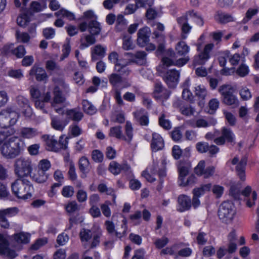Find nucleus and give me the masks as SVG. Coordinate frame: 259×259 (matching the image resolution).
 I'll use <instances>...</instances> for the list:
<instances>
[{
  "instance_id": "nucleus-6",
  "label": "nucleus",
  "mask_w": 259,
  "mask_h": 259,
  "mask_svg": "<svg viewBox=\"0 0 259 259\" xmlns=\"http://www.w3.org/2000/svg\"><path fill=\"white\" fill-rule=\"evenodd\" d=\"M19 114L11 109L4 110L0 112V126L1 128H12L9 127L13 126L17 122Z\"/></svg>"
},
{
  "instance_id": "nucleus-41",
  "label": "nucleus",
  "mask_w": 259,
  "mask_h": 259,
  "mask_svg": "<svg viewBox=\"0 0 259 259\" xmlns=\"http://www.w3.org/2000/svg\"><path fill=\"white\" fill-rule=\"evenodd\" d=\"M15 240L18 243L26 244L29 241L30 235L24 232H20L14 235Z\"/></svg>"
},
{
  "instance_id": "nucleus-26",
  "label": "nucleus",
  "mask_w": 259,
  "mask_h": 259,
  "mask_svg": "<svg viewBox=\"0 0 259 259\" xmlns=\"http://www.w3.org/2000/svg\"><path fill=\"white\" fill-rule=\"evenodd\" d=\"M214 19L217 22L222 24H227L235 21L231 15L226 14L221 11H218L215 13L214 15Z\"/></svg>"
},
{
  "instance_id": "nucleus-30",
  "label": "nucleus",
  "mask_w": 259,
  "mask_h": 259,
  "mask_svg": "<svg viewBox=\"0 0 259 259\" xmlns=\"http://www.w3.org/2000/svg\"><path fill=\"white\" fill-rule=\"evenodd\" d=\"M31 13L28 10H25L17 18V24L22 27H25L27 25L28 23L30 21V17Z\"/></svg>"
},
{
  "instance_id": "nucleus-61",
  "label": "nucleus",
  "mask_w": 259,
  "mask_h": 259,
  "mask_svg": "<svg viewBox=\"0 0 259 259\" xmlns=\"http://www.w3.org/2000/svg\"><path fill=\"white\" fill-rule=\"evenodd\" d=\"M74 193V188L71 186H65L62 188L61 194L65 198L71 197Z\"/></svg>"
},
{
  "instance_id": "nucleus-10",
  "label": "nucleus",
  "mask_w": 259,
  "mask_h": 259,
  "mask_svg": "<svg viewBox=\"0 0 259 259\" xmlns=\"http://www.w3.org/2000/svg\"><path fill=\"white\" fill-rule=\"evenodd\" d=\"M109 82L112 86L111 93L114 97H122L120 84L122 82V77L118 74L113 73L108 76Z\"/></svg>"
},
{
  "instance_id": "nucleus-22",
  "label": "nucleus",
  "mask_w": 259,
  "mask_h": 259,
  "mask_svg": "<svg viewBox=\"0 0 259 259\" xmlns=\"http://www.w3.org/2000/svg\"><path fill=\"white\" fill-rule=\"evenodd\" d=\"M166 161L165 159H162L160 164L158 162L154 161L151 172L153 174H158L159 176L163 177L166 175Z\"/></svg>"
},
{
  "instance_id": "nucleus-33",
  "label": "nucleus",
  "mask_w": 259,
  "mask_h": 259,
  "mask_svg": "<svg viewBox=\"0 0 259 259\" xmlns=\"http://www.w3.org/2000/svg\"><path fill=\"white\" fill-rule=\"evenodd\" d=\"M66 114L68 118L75 121L81 120L83 116L82 112L78 108L68 110L66 111Z\"/></svg>"
},
{
  "instance_id": "nucleus-17",
  "label": "nucleus",
  "mask_w": 259,
  "mask_h": 259,
  "mask_svg": "<svg viewBox=\"0 0 259 259\" xmlns=\"http://www.w3.org/2000/svg\"><path fill=\"white\" fill-rule=\"evenodd\" d=\"M109 170L114 175H118L122 171L127 174H130L132 172L131 167L127 163H124L120 164L115 161L110 162Z\"/></svg>"
},
{
  "instance_id": "nucleus-37",
  "label": "nucleus",
  "mask_w": 259,
  "mask_h": 259,
  "mask_svg": "<svg viewBox=\"0 0 259 259\" xmlns=\"http://www.w3.org/2000/svg\"><path fill=\"white\" fill-rule=\"evenodd\" d=\"M186 14L190 18H192L195 23L198 26L202 27L204 25V20L202 17L199 15L197 12L194 10H191L187 12Z\"/></svg>"
},
{
  "instance_id": "nucleus-55",
  "label": "nucleus",
  "mask_w": 259,
  "mask_h": 259,
  "mask_svg": "<svg viewBox=\"0 0 259 259\" xmlns=\"http://www.w3.org/2000/svg\"><path fill=\"white\" fill-rule=\"evenodd\" d=\"M65 209L68 213H73L79 210V207L75 201H71L66 204Z\"/></svg>"
},
{
  "instance_id": "nucleus-7",
  "label": "nucleus",
  "mask_w": 259,
  "mask_h": 259,
  "mask_svg": "<svg viewBox=\"0 0 259 259\" xmlns=\"http://www.w3.org/2000/svg\"><path fill=\"white\" fill-rule=\"evenodd\" d=\"M235 213L234 206L232 202L229 201H224L220 206L218 215L222 222L226 223L231 222Z\"/></svg>"
},
{
  "instance_id": "nucleus-63",
  "label": "nucleus",
  "mask_w": 259,
  "mask_h": 259,
  "mask_svg": "<svg viewBox=\"0 0 259 259\" xmlns=\"http://www.w3.org/2000/svg\"><path fill=\"white\" fill-rule=\"evenodd\" d=\"M135 2L137 9L151 7L153 4V0H135Z\"/></svg>"
},
{
  "instance_id": "nucleus-42",
  "label": "nucleus",
  "mask_w": 259,
  "mask_h": 259,
  "mask_svg": "<svg viewBox=\"0 0 259 259\" xmlns=\"http://www.w3.org/2000/svg\"><path fill=\"white\" fill-rule=\"evenodd\" d=\"M230 56V51L229 50H225L221 52L218 57V61L219 65L221 67H225L227 62V60H229V57Z\"/></svg>"
},
{
  "instance_id": "nucleus-40",
  "label": "nucleus",
  "mask_w": 259,
  "mask_h": 259,
  "mask_svg": "<svg viewBox=\"0 0 259 259\" xmlns=\"http://www.w3.org/2000/svg\"><path fill=\"white\" fill-rule=\"evenodd\" d=\"M190 86V79L188 78L184 81L182 84L183 92L181 97H194L189 89Z\"/></svg>"
},
{
  "instance_id": "nucleus-49",
  "label": "nucleus",
  "mask_w": 259,
  "mask_h": 259,
  "mask_svg": "<svg viewBox=\"0 0 259 259\" xmlns=\"http://www.w3.org/2000/svg\"><path fill=\"white\" fill-rule=\"evenodd\" d=\"M128 65L127 62L125 59H118V62L114 65V70L117 72H125L126 66Z\"/></svg>"
},
{
  "instance_id": "nucleus-51",
  "label": "nucleus",
  "mask_w": 259,
  "mask_h": 259,
  "mask_svg": "<svg viewBox=\"0 0 259 259\" xmlns=\"http://www.w3.org/2000/svg\"><path fill=\"white\" fill-rule=\"evenodd\" d=\"M79 237L81 242H88L92 237V231L89 229L82 228L79 232Z\"/></svg>"
},
{
  "instance_id": "nucleus-58",
  "label": "nucleus",
  "mask_w": 259,
  "mask_h": 259,
  "mask_svg": "<svg viewBox=\"0 0 259 259\" xmlns=\"http://www.w3.org/2000/svg\"><path fill=\"white\" fill-rule=\"evenodd\" d=\"M62 51V54L60 58L61 60H63L68 57L71 51V46L69 39L68 40L66 43L63 45Z\"/></svg>"
},
{
  "instance_id": "nucleus-64",
  "label": "nucleus",
  "mask_w": 259,
  "mask_h": 259,
  "mask_svg": "<svg viewBox=\"0 0 259 259\" xmlns=\"http://www.w3.org/2000/svg\"><path fill=\"white\" fill-rule=\"evenodd\" d=\"M16 37L18 40H20L23 43H27L30 40V36L27 32L20 33L18 31L16 32Z\"/></svg>"
},
{
  "instance_id": "nucleus-5",
  "label": "nucleus",
  "mask_w": 259,
  "mask_h": 259,
  "mask_svg": "<svg viewBox=\"0 0 259 259\" xmlns=\"http://www.w3.org/2000/svg\"><path fill=\"white\" fill-rule=\"evenodd\" d=\"M35 107L42 109L45 104L50 102L54 110L59 113L62 112L63 108L66 106L65 98H34Z\"/></svg>"
},
{
  "instance_id": "nucleus-47",
  "label": "nucleus",
  "mask_w": 259,
  "mask_h": 259,
  "mask_svg": "<svg viewBox=\"0 0 259 259\" xmlns=\"http://www.w3.org/2000/svg\"><path fill=\"white\" fill-rule=\"evenodd\" d=\"M236 73L239 76L244 77L249 74V67L247 65L242 63L236 69Z\"/></svg>"
},
{
  "instance_id": "nucleus-36",
  "label": "nucleus",
  "mask_w": 259,
  "mask_h": 259,
  "mask_svg": "<svg viewBox=\"0 0 259 259\" xmlns=\"http://www.w3.org/2000/svg\"><path fill=\"white\" fill-rule=\"evenodd\" d=\"M33 181L37 183H45L48 179V176L46 172L41 170L37 169V170L30 176Z\"/></svg>"
},
{
  "instance_id": "nucleus-20",
  "label": "nucleus",
  "mask_w": 259,
  "mask_h": 259,
  "mask_svg": "<svg viewBox=\"0 0 259 259\" xmlns=\"http://www.w3.org/2000/svg\"><path fill=\"white\" fill-rule=\"evenodd\" d=\"M177 210L180 212H184L189 210L191 207V198L184 194L180 195L178 197Z\"/></svg>"
},
{
  "instance_id": "nucleus-8",
  "label": "nucleus",
  "mask_w": 259,
  "mask_h": 259,
  "mask_svg": "<svg viewBox=\"0 0 259 259\" xmlns=\"http://www.w3.org/2000/svg\"><path fill=\"white\" fill-rule=\"evenodd\" d=\"M214 44L209 43L206 44L202 51L198 55L195 56L193 64L195 65H203L211 58V53L214 48Z\"/></svg>"
},
{
  "instance_id": "nucleus-21",
  "label": "nucleus",
  "mask_w": 259,
  "mask_h": 259,
  "mask_svg": "<svg viewBox=\"0 0 259 259\" xmlns=\"http://www.w3.org/2000/svg\"><path fill=\"white\" fill-rule=\"evenodd\" d=\"M136 121L142 126H147L149 124V115L144 109L141 108L133 112Z\"/></svg>"
},
{
  "instance_id": "nucleus-32",
  "label": "nucleus",
  "mask_w": 259,
  "mask_h": 259,
  "mask_svg": "<svg viewBox=\"0 0 259 259\" xmlns=\"http://www.w3.org/2000/svg\"><path fill=\"white\" fill-rule=\"evenodd\" d=\"M102 30L101 24L96 19L89 21V32L90 34L94 35H98Z\"/></svg>"
},
{
  "instance_id": "nucleus-25",
  "label": "nucleus",
  "mask_w": 259,
  "mask_h": 259,
  "mask_svg": "<svg viewBox=\"0 0 259 259\" xmlns=\"http://www.w3.org/2000/svg\"><path fill=\"white\" fill-rule=\"evenodd\" d=\"M153 94V97H169L170 95V91L165 88L160 81L155 83Z\"/></svg>"
},
{
  "instance_id": "nucleus-39",
  "label": "nucleus",
  "mask_w": 259,
  "mask_h": 259,
  "mask_svg": "<svg viewBox=\"0 0 259 259\" xmlns=\"http://www.w3.org/2000/svg\"><path fill=\"white\" fill-rule=\"evenodd\" d=\"M211 187V184L209 183L202 185L200 187L194 189L193 194L200 197L203 195L205 192L209 191L210 190Z\"/></svg>"
},
{
  "instance_id": "nucleus-9",
  "label": "nucleus",
  "mask_w": 259,
  "mask_h": 259,
  "mask_svg": "<svg viewBox=\"0 0 259 259\" xmlns=\"http://www.w3.org/2000/svg\"><path fill=\"white\" fill-rule=\"evenodd\" d=\"M189 164L187 162L180 161L178 165V171L179 172V185L182 186L188 185L191 183V181L193 180V177H190L187 180H185V177L189 172Z\"/></svg>"
},
{
  "instance_id": "nucleus-31",
  "label": "nucleus",
  "mask_w": 259,
  "mask_h": 259,
  "mask_svg": "<svg viewBox=\"0 0 259 259\" xmlns=\"http://www.w3.org/2000/svg\"><path fill=\"white\" fill-rule=\"evenodd\" d=\"M217 120L212 117L208 118L207 119L199 118L196 120L194 127H207L211 125H214L217 123Z\"/></svg>"
},
{
  "instance_id": "nucleus-11",
  "label": "nucleus",
  "mask_w": 259,
  "mask_h": 259,
  "mask_svg": "<svg viewBox=\"0 0 259 259\" xmlns=\"http://www.w3.org/2000/svg\"><path fill=\"white\" fill-rule=\"evenodd\" d=\"M106 229L108 233L112 236L115 238V239L121 238L126 234L127 230L126 221L125 219L122 220V224L121 225L122 232L117 231L115 230V225L114 223L110 221H106L105 222Z\"/></svg>"
},
{
  "instance_id": "nucleus-56",
  "label": "nucleus",
  "mask_w": 259,
  "mask_h": 259,
  "mask_svg": "<svg viewBox=\"0 0 259 259\" xmlns=\"http://www.w3.org/2000/svg\"><path fill=\"white\" fill-rule=\"evenodd\" d=\"M169 242V239L166 237H162L160 238H156L154 244L158 249H161L167 245Z\"/></svg>"
},
{
  "instance_id": "nucleus-43",
  "label": "nucleus",
  "mask_w": 259,
  "mask_h": 259,
  "mask_svg": "<svg viewBox=\"0 0 259 259\" xmlns=\"http://www.w3.org/2000/svg\"><path fill=\"white\" fill-rule=\"evenodd\" d=\"M82 104L84 111L87 114L93 115L96 112V107L87 100H83Z\"/></svg>"
},
{
  "instance_id": "nucleus-46",
  "label": "nucleus",
  "mask_w": 259,
  "mask_h": 259,
  "mask_svg": "<svg viewBox=\"0 0 259 259\" xmlns=\"http://www.w3.org/2000/svg\"><path fill=\"white\" fill-rule=\"evenodd\" d=\"M55 16L67 18L69 21H73L75 19V15L73 13L64 9H61L56 12Z\"/></svg>"
},
{
  "instance_id": "nucleus-1",
  "label": "nucleus",
  "mask_w": 259,
  "mask_h": 259,
  "mask_svg": "<svg viewBox=\"0 0 259 259\" xmlns=\"http://www.w3.org/2000/svg\"><path fill=\"white\" fill-rule=\"evenodd\" d=\"M5 140L0 150L2 155L6 158H15L24 150L25 142L20 138L13 136Z\"/></svg>"
},
{
  "instance_id": "nucleus-15",
  "label": "nucleus",
  "mask_w": 259,
  "mask_h": 259,
  "mask_svg": "<svg viewBox=\"0 0 259 259\" xmlns=\"http://www.w3.org/2000/svg\"><path fill=\"white\" fill-rule=\"evenodd\" d=\"M180 75L176 69H171L166 72L163 79L169 88H175L178 83Z\"/></svg>"
},
{
  "instance_id": "nucleus-4",
  "label": "nucleus",
  "mask_w": 259,
  "mask_h": 259,
  "mask_svg": "<svg viewBox=\"0 0 259 259\" xmlns=\"http://www.w3.org/2000/svg\"><path fill=\"white\" fill-rule=\"evenodd\" d=\"M67 139V137H65L64 135H61L58 141L54 136L45 135L42 136V139L45 142L47 149L55 152L67 148L68 143Z\"/></svg>"
},
{
  "instance_id": "nucleus-28",
  "label": "nucleus",
  "mask_w": 259,
  "mask_h": 259,
  "mask_svg": "<svg viewBox=\"0 0 259 259\" xmlns=\"http://www.w3.org/2000/svg\"><path fill=\"white\" fill-rule=\"evenodd\" d=\"M175 51L177 56L185 57L189 53L190 48L185 41L181 40L176 44Z\"/></svg>"
},
{
  "instance_id": "nucleus-50",
  "label": "nucleus",
  "mask_w": 259,
  "mask_h": 259,
  "mask_svg": "<svg viewBox=\"0 0 259 259\" xmlns=\"http://www.w3.org/2000/svg\"><path fill=\"white\" fill-rule=\"evenodd\" d=\"M15 132L14 128L0 129V144L8 137L13 135Z\"/></svg>"
},
{
  "instance_id": "nucleus-19",
  "label": "nucleus",
  "mask_w": 259,
  "mask_h": 259,
  "mask_svg": "<svg viewBox=\"0 0 259 259\" xmlns=\"http://www.w3.org/2000/svg\"><path fill=\"white\" fill-rule=\"evenodd\" d=\"M204 167V161H200L195 168V173L199 176H203L205 178H208L213 174L214 172V168L213 166H208L205 169Z\"/></svg>"
},
{
  "instance_id": "nucleus-52",
  "label": "nucleus",
  "mask_w": 259,
  "mask_h": 259,
  "mask_svg": "<svg viewBox=\"0 0 259 259\" xmlns=\"http://www.w3.org/2000/svg\"><path fill=\"white\" fill-rule=\"evenodd\" d=\"M14 49L13 44L5 45L2 49V53L5 57H11L13 56Z\"/></svg>"
},
{
  "instance_id": "nucleus-2",
  "label": "nucleus",
  "mask_w": 259,
  "mask_h": 259,
  "mask_svg": "<svg viewBox=\"0 0 259 259\" xmlns=\"http://www.w3.org/2000/svg\"><path fill=\"white\" fill-rule=\"evenodd\" d=\"M11 189L14 195L19 199H27L32 196L33 187L27 179H17L11 184Z\"/></svg>"
},
{
  "instance_id": "nucleus-38",
  "label": "nucleus",
  "mask_w": 259,
  "mask_h": 259,
  "mask_svg": "<svg viewBox=\"0 0 259 259\" xmlns=\"http://www.w3.org/2000/svg\"><path fill=\"white\" fill-rule=\"evenodd\" d=\"M222 136L226 140L227 142L232 143L234 141L235 136L232 131L229 127H223L221 129Z\"/></svg>"
},
{
  "instance_id": "nucleus-23",
  "label": "nucleus",
  "mask_w": 259,
  "mask_h": 259,
  "mask_svg": "<svg viewBox=\"0 0 259 259\" xmlns=\"http://www.w3.org/2000/svg\"><path fill=\"white\" fill-rule=\"evenodd\" d=\"M96 39L95 36L91 34H82L80 38L79 49L84 50L95 44Z\"/></svg>"
},
{
  "instance_id": "nucleus-13",
  "label": "nucleus",
  "mask_w": 259,
  "mask_h": 259,
  "mask_svg": "<svg viewBox=\"0 0 259 259\" xmlns=\"http://www.w3.org/2000/svg\"><path fill=\"white\" fill-rule=\"evenodd\" d=\"M9 246V242L7 236L3 234L0 233V254L13 258L17 254L14 250L10 249Z\"/></svg>"
},
{
  "instance_id": "nucleus-53",
  "label": "nucleus",
  "mask_w": 259,
  "mask_h": 259,
  "mask_svg": "<svg viewBox=\"0 0 259 259\" xmlns=\"http://www.w3.org/2000/svg\"><path fill=\"white\" fill-rule=\"evenodd\" d=\"M106 48L102 47L101 45H96L92 50V54L97 55L103 58L106 54Z\"/></svg>"
},
{
  "instance_id": "nucleus-59",
  "label": "nucleus",
  "mask_w": 259,
  "mask_h": 259,
  "mask_svg": "<svg viewBox=\"0 0 259 259\" xmlns=\"http://www.w3.org/2000/svg\"><path fill=\"white\" fill-rule=\"evenodd\" d=\"M125 56H128L133 59L135 58L139 60L146 59L147 54L144 51H137L135 54L132 53H125Z\"/></svg>"
},
{
  "instance_id": "nucleus-12",
  "label": "nucleus",
  "mask_w": 259,
  "mask_h": 259,
  "mask_svg": "<svg viewBox=\"0 0 259 259\" xmlns=\"http://www.w3.org/2000/svg\"><path fill=\"white\" fill-rule=\"evenodd\" d=\"M231 163L233 165H236L235 170L237 175L239 179L244 181L245 180V169L247 164V159L243 157L240 160L238 157H235L232 160Z\"/></svg>"
},
{
  "instance_id": "nucleus-18",
  "label": "nucleus",
  "mask_w": 259,
  "mask_h": 259,
  "mask_svg": "<svg viewBox=\"0 0 259 259\" xmlns=\"http://www.w3.org/2000/svg\"><path fill=\"white\" fill-rule=\"evenodd\" d=\"M29 75L31 76H35L37 81H44L46 82L49 76L44 68L34 65L29 71Z\"/></svg>"
},
{
  "instance_id": "nucleus-45",
  "label": "nucleus",
  "mask_w": 259,
  "mask_h": 259,
  "mask_svg": "<svg viewBox=\"0 0 259 259\" xmlns=\"http://www.w3.org/2000/svg\"><path fill=\"white\" fill-rule=\"evenodd\" d=\"M125 132L126 137H125V139H123V140L130 143L132 140L133 137V128L131 122L128 121L126 122Z\"/></svg>"
},
{
  "instance_id": "nucleus-44",
  "label": "nucleus",
  "mask_w": 259,
  "mask_h": 259,
  "mask_svg": "<svg viewBox=\"0 0 259 259\" xmlns=\"http://www.w3.org/2000/svg\"><path fill=\"white\" fill-rule=\"evenodd\" d=\"M109 136L123 140V139H125V136L122 134L120 126L111 127L110 130Z\"/></svg>"
},
{
  "instance_id": "nucleus-16",
  "label": "nucleus",
  "mask_w": 259,
  "mask_h": 259,
  "mask_svg": "<svg viewBox=\"0 0 259 259\" xmlns=\"http://www.w3.org/2000/svg\"><path fill=\"white\" fill-rule=\"evenodd\" d=\"M150 29L148 27H144L138 32L137 44L141 47H144L150 41Z\"/></svg>"
},
{
  "instance_id": "nucleus-48",
  "label": "nucleus",
  "mask_w": 259,
  "mask_h": 259,
  "mask_svg": "<svg viewBox=\"0 0 259 259\" xmlns=\"http://www.w3.org/2000/svg\"><path fill=\"white\" fill-rule=\"evenodd\" d=\"M13 53V56H15L16 59H21L25 55L26 51L23 45H19L16 48H14Z\"/></svg>"
},
{
  "instance_id": "nucleus-62",
  "label": "nucleus",
  "mask_w": 259,
  "mask_h": 259,
  "mask_svg": "<svg viewBox=\"0 0 259 259\" xmlns=\"http://www.w3.org/2000/svg\"><path fill=\"white\" fill-rule=\"evenodd\" d=\"M50 162L46 159H44L39 161L38 164V169L46 172L51 167Z\"/></svg>"
},
{
  "instance_id": "nucleus-57",
  "label": "nucleus",
  "mask_w": 259,
  "mask_h": 259,
  "mask_svg": "<svg viewBox=\"0 0 259 259\" xmlns=\"http://www.w3.org/2000/svg\"><path fill=\"white\" fill-rule=\"evenodd\" d=\"M159 124L160 126L165 130H169L171 127L170 121L165 118V116L164 114H161L159 117Z\"/></svg>"
},
{
  "instance_id": "nucleus-27",
  "label": "nucleus",
  "mask_w": 259,
  "mask_h": 259,
  "mask_svg": "<svg viewBox=\"0 0 259 259\" xmlns=\"http://www.w3.org/2000/svg\"><path fill=\"white\" fill-rule=\"evenodd\" d=\"M39 134V132L35 128L23 127L20 130V136L24 139H32Z\"/></svg>"
},
{
  "instance_id": "nucleus-29",
  "label": "nucleus",
  "mask_w": 259,
  "mask_h": 259,
  "mask_svg": "<svg viewBox=\"0 0 259 259\" xmlns=\"http://www.w3.org/2000/svg\"><path fill=\"white\" fill-rule=\"evenodd\" d=\"M68 122L65 120L57 117H52L51 119V125L54 130L62 132L67 125Z\"/></svg>"
},
{
  "instance_id": "nucleus-3",
  "label": "nucleus",
  "mask_w": 259,
  "mask_h": 259,
  "mask_svg": "<svg viewBox=\"0 0 259 259\" xmlns=\"http://www.w3.org/2000/svg\"><path fill=\"white\" fill-rule=\"evenodd\" d=\"M33 163L29 158L20 157L15 159L14 163V172L17 178L26 179L31 176L33 170Z\"/></svg>"
},
{
  "instance_id": "nucleus-34",
  "label": "nucleus",
  "mask_w": 259,
  "mask_h": 259,
  "mask_svg": "<svg viewBox=\"0 0 259 259\" xmlns=\"http://www.w3.org/2000/svg\"><path fill=\"white\" fill-rule=\"evenodd\" d=\"M234 88L230 84H223L219 87V92L223 97H236L233 95Z\"/></svg>"
},
{
  "instance_id": "nucleus-24",
  "label": "nucleus",
  "mask_w": 259,
  "mask_h": 259,
  "mask_svg": "<svg viewBox=\"0 0 259 259\" xmlns=\"http://www.w3.org/2000/svg\"><path fill=\"white\" fill-rule=\"evenodd\" d=\"M164 141L161 136L156 133L152 134V139L151 143V147L153 152L161 150L164 147Z\"/></svg>"
},
{
  "instance_id": "nucleus-35",
  "label": "nucleus",
  "mask_w": 259,
  "mask_h": 259,
  "mask_svg": "<svg viewBox=\"0 0 259 259\" xmlns=\"http://www.w3.org/2000/svg\"><path fill=\"white\" fill-rule=\"evenodd\" d=\"M79 168L80 171L86 176L90 170L91 165L88 158L82 156L79 160Z\"/></svg>"
},
{
  "instance_id": "nucleus-60",
  "label": "nucleus",
  "mask_w": 259,
  "mask_h": 259,
  "mask_svg": "<svg viewBox=\"0 0 259 259\" xmlns=\"http://www.w3.org/2000/svg\"><path fill=\"white\" fill-rule=\"evenodd\" d=\"M69 130L71 135L74 137L80 136L82 133V129L76 124L74 123L69 126Z\"/></svg>"
},
{
  "instance_id": "nucleus-14",
  "label": "nucleus",
  "mask_w": 259,
  "mask_h": 259,
  "mask_svg": "<svg viewBox=\"0 0 259 259\" xmlns=\"http://www.w3.org/2000/svg\"><path fill=\"white\" fill-rule=\"evenodd\" d=\"M18 213V209L16 207H11L0 210V226L2 228L7 229L10 226V224L6 217H11L15 215Z\"/></svg>"
},
{
  "instance_id": "nucleus-54",
  "label": "nucleus",
  "mask_w": 259,
  "mask_h": 259,
  "mask_svg": "<svg viewBox=\"0 0 259 259\" xmlns=\"http://www.w3.org/2000/svg\"><path fill=\"white\" fill-rule=\"evenodd\" d=\"M66 85L64 82H62L55 85L53 90V97H63L62 90L65 89Z\"/></svg>"
}]
</instances>
